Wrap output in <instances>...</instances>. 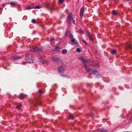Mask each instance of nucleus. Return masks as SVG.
Instances as JSON below:
<instances>
[{
  "label": "nucleus",
  "mask_w": 132,
  "mask_h": 132,
  "mask_svg": "<svg viewBox=\"0 0 132 132\" xmlns=\"http://www.w3.org/2000/svg\"><path fill=\"white\" fill-rule=\"evenodd\" d=\"M42 59V57H40L39 58V59L41 60V63L43 64H45L47 62H45V61H42L41 60Z\"/></svg>",
  "instance_id": "nucleus-14"
},
{
  "label": "nucleus",
  "mask_w": 132,
  "mask_h": 132,
  "mask_svg": "<svg viewBox=\"0 0 132 132\" xmlns=\"http://www.w3.org/2000/svg\"><path fill=\"white\" fill-rule=\"evenodd\" d=\"M112 14L113 16H117L118 14V13L117 10H114L112 11Z\"/></svg>",
  "instance_id": "nucleus-6"
},
{
  "label": "nucleus",
  "mask_w": 132,
  "mask_h": 132,
  "mask_svg": "<svg viewBox=\"0 0 132 132\" xmlns=\"http://www.w3.org/2000/svg\"><path fill=\"white\" fill-rule=\"evenodd\" d=\"M21 107V105H19L17 106L16 107V108L17 109H19Z\"/></svg>",
  "instance_id": "nucleus-32"
},
{
  "label": "nucleus",
  "mask_w": 132,
  "mask_h": 132,
  "mask_svg": "<svg viewBox=\"0 0 132 132\" xmlns=\"http://www.w3.org/2000/svg\"><path fill=\"white\" fill-rule=\"evenodd\" d=\"M127 1H129L130 0H126Z\"/></svg>",
  "instance_id": "nucleus-40"
},
{
  "label": "nucleus",
  "mask_w": 132,
  "mask_h": 132,
  "mask_svg": "<svg viewBox=\"0 0 132 132\" xmlns=\"http://www.w3.org/2000/svg\"><path fill=\"white\" fill-rule=\"evenodd\" d=\"M76 51L78 52H79L81 51V50L80 48H78L77 49Z\"/></svg>",
  "instance_id": "nucleus-29"
},
{
  "label": "nucleus",
  "mask_w": 132,
  "mask_h": 132,
  "mask_svg": "<svg viewBox=\"0 0 132 132\" xmlns=\"http://www.w3.org/2000/svg\"><path fill=\"white\" fill-rule=\"evenodd\" d=\"M83 42L86 44L87 43L85 41H83Z\"/></svg>",
  "instance_id": "nucleus-38"
},
{
  "label": "nucleus",
  "mask_w": 132,
  "mask_h": 132,
  "mask_svg": "<svg viewBox=\"0 0 132 132\" xmlns=\"http://www.w3.org/2000/svg\"><path fill=\"white\" fill-rule=\"evenodd\" d=\"M99 75V76H101V75Z\"/></svg>",
  "instance_id": "nucleus-39"
},
{
  "label": "nucleus",
  "mask_w": 132,
  "mask_h": 132,
  "mask_svg": "<svg viewBox=\"0 0 132 132\" xmlns=\"http://www.w3.org/2000/svg\"><path fill=\"white\" fill-rule=\"evenodd\" d=\"M25 96V95L23 94H21L19 96V97L20 99H23Z\"/></svg>",
  "instance_id": "nucleus-11"
},
{
  "label": "nucleus",
  "mask_w": 132,
  "mask_h": 132,
  "mask_svg": "<svg viewBox=\"0 0 132 132\" xmlns=\"http://www.w3.org/2000/svg\"><path fill=\"white\" fill-rule=\"evenodd\" d=\"M38 92L39 93V95H41L43 93V92L42 90H38Z\"/></svg>",
  "instance_id": "nucleus-27"
},
{
  "label": "nucleus",
  "mask_w": 132,
  "mask_h": 132,
  "mask_svg": "<svg viewBox=\"0 0 132 132\" xmlns=\"http://www.w3.org/2000/svg\"><path fill=\"white\" fill-rule=\"evenodd\" d=\"M61 76H63L65 77H67L69 78V77H68V76H67V75H62Z\"/></svg>",
  "instance_id": "nucleus-31"
},
{
  "label": "nucleus",
  "mask_w": 132,
  "mask_h": 132,
  "mask_svg": "<svg viewBox=\"0 0 132 132\" xmlns=\"http://www.w3.org/2000/svg\"><path fill=\"white\" fill-rule=\"evenodd\" d=\"M32 22L33 23H35L36 22V20L34 19H32Z\"/></svg>",
  "instance_id": "nucleus-28"
},
{
  "label": "nucleus",
  "mask_w": 132,
  "mask_h": 132,
  "mask_svg": "<svg viewBox=\"0 0 132 132\" xmlns=\"http://www.w3.org/2000/svg\"><path fill=\"white\" fill-rule=\"evenodd\" d=\"M84 67L85 69L87 71L89 72L90 71V69L89 68L87 67V66L86 64H85V66Z\"/></svg>",
  "instance_id": "nucleus-12"
},
{
  "label": "nucleus",
  "mask_w": 132,
  "mask_h": 132,
  "mask_svg": "<svg viewBox=\"0 0 132 132\" xmlns=\"http://www.w3.org/2000/svg\"><path fill=\"white\" fill-rule=\"evenodd\" d=\"M74 118V116L73 115L70 114L69 116L68 119H73Z\"/></svg>",
  "instance_id": "nucleus-18"
},
{
  "label": "nucleus",
  "mask_w": 132,
  "mask_h": 132,
  "mask_svg": "<svg viewBox=\"0 0 132 132\" xmlns=\"http://www.w3.org/2000/svg\"><path fill=\"white\" fill-rule=\"evenodd\" d=\"M116 50H112L111 51V53L113 54H115L116 53Z\"/></svg>",
  "instance_id": "nucleus-16"
},
{
  "label": "nucleus",
  "mask_w": 132,
  "mask_h": 132,
  "mask_svg": "<svg viewBox=\"0 0 132 132\" xmlns=\"http://www.w3.org/2000/svg\"><path fill=\"white\" fill-rule=\"evenodd\" d=\"M84 7H82L80 11V15L81 17H82L83 15L84 12Z\"/></svg>",
  "instance_id": "nucleus-7"
},
{
  "label": "nucleus",
  "mask_w": 132,
  "mask_h": 132,
  "mask_svg": "<svg viewBox=\"0 0 132 132\" xmlns=\"http://www.w3.org/2000/svg\"><path fill=\"white\" fill-rule=\"evenodd\" d=\"M59 50V46H56L55 48V50L56 51H58Z\"/></svg>",
  "instance_id": "nucleus-26"
},
{
  "label": "nucleus",
  "mask_w": 132,
  "mask_h": 132,
  "mask_svg": "<svg viewBox=\"0 0 132 132\" xmlns=\"http://www.w3.org/2000/svg\"><path fill=\"white\" fill-rule=\"evenodd\" d=\"M7 4H10L12 6H14L17 4V3L16 2H11L10 3H6Z\"/></svg>",
  "instance_id": "nucleus-8"
},
{
  "label": "nucleus",
  "mask_w": 132,
  "mask_h": 132,
  "mask_svg": "<svg viewBox=\"0 0 132 132\" xmlns=\"http://www.w3.org/2000/svg\"><path fill=\"white\" fill-rule=\"evenodd\" d=\"M72 15L71 14H70L67 17V22H70L72 19Z\"/></svg>",
  "instance_id": "nucleus-5"
},
{
  "label": "nucleus",
  "mask_w": 132,
  "mask_h": 132,
  "mask_svg": "<svg viewBox=\"0 0 132 132\" xmlns=\"http://www.w3.org/2000/svg\"><path fill=\"white\" fill-rule=\"evenodd\" d=\"M6 4H6V3L5 4H3L2 5V6L3 7H4L5 5Z\"/></svg>",
  "instance_id": "nucleus-36"
},
{
  "label": "nucleus",
  "mask_w": 132,
  "mask_h": 132,
  "mask_svg": "<svg viewBox=\"0 0 132 132\" xmlns=\"http://www.w3.org/2000/svg\"><path fill=\"white\" fill-rule=\"evenodd\" d=\"M81 60L82 61V62L84 64V66H85V64H86V60H84L83 59L81 58Z\"/></svg>",
  "instance_id": "nucleus-20"
},
{
  "label": "nucleus",
  "mask_w": 132,
  "mask_h": 132,
  "mask_svg": "<svg viewBox=\"0 0 132 132\" xmlns=\"http://www.w3.org/2000/svg\"><path fill=\"white\" fill-rule=\"evenodd\" d=\"M73 36L72 35H70V37L71 38H73Z\"/></svg>",
  "instance_id": "nucleus-34"
},
{
  "label": "nucleus",
  "mask_w": 132,
  "mask_h": 132,
  "mask_svg": "<svg viewBox=\"0 0 132 132\" xmlns=\"http://www.w3.org/2000/svg\"><path fill=\"white\" fill-rule=\"evenodd\" d=\"M51 60L52 61L55 62L56 63H59L61 61L60 59L57 58L52 57L51 58Z\"/></svg>",
  "instance_id": "nucleus-4"
},
{
  "label": "nucleus",
  "mask_w": 132,
  "mask_h": 132,
  "mask_svg": "<svg viewBox=\"0 0 132 132\" xmlns=\"http://www.w3.org/2000/svg\"><path fill=\"white\" fill-rule=\"evenodd\" d=\"M62 52L63 54H65L67 52V51L65 49H63L62 50Z\"/></svg>",
  "instance_id": "nucleus-23"
},
{
  "label": "nucleus",
  "mask_w": 132,
  "mask_h": 132,
  "mask_svg": "<svg viewBox=\"0 0 132 132\" xmlns=\"http://www.w3.org/2000/svg\"><path fill=\"white\" fill-rule=\"evenodd\" d=\"M58 71L59 73L60 74H62L64 72V67L62 66H60L58 67Z\"/></svg>",
  "instance_id": "nucleus-3"
},
{
  "label": "nucleus",
  "mask_w": 132,
  "mask_h": 132,
  "mask_svg": "<svg viewBox=\"0 0 132 132\" xmlns=\"http://www.w3.org/2000/svg\"><path fill=\"white\" fill-rule=\"evenodd\" d=\"M42 48L41 47H34L30 49V51L37 53H41L42 51Z\"/></svg>",
  "instance_id": "nucleus-1"
},
{
  "label": "nucleus",
  "mask_w": 132,
  "mask_h": 132,
  "mask_svg": "<svg viewBox=\"0 0 132 132\" xmlns=\"http://www.w3.org/2000/svg\"><path fill=\"white\" fill-rule=\"evenodd\" d=\"M25 9L26 10H28L34 9V7L32 6L29 5L26 7Z\"/></svg>",
  "instance_id": "nucleus-10"
},
{
  "label": "nucleus",
  "mask_w": 132,
  "mask_h": 132,
  "mask_svg": "<svg viewBox=\"0 0 132 132\" xmlns=\"http://www.w3.org/2000/svg\"><path fill=\"white\" fill-rule=\"evenodd\" d=\"M41 7H40V6L39 5H37L35 7H34V9H39Z\"/></svg>",
  "instance_id": "nucleus-25"
},
{
  "label": "nucleus",
  "mask_w": 132,
  "mask_h": 132,
  "mask_svg": "<svg viewBox=\"0 0 132 132\" xmlns=\"http://www.w3.org/2000/svg\"><path fill=\"white\" fill-rule=\"evenodd\" d=\"M55 9L53 7H51V9H50V10H54Z\"/></svg>",
  "instance_id": "nucleus-35"
},
{
  "label": "nucleus",
  "mask_w": 132,
  "mask_h": 132,
  "mask_svg": "<svg viewBox=\"0 0 132 132\" xmlns=\"http://www.w3.org/2000/svg\"><path fill=\"white\" fill-rule=\"evenodd\" d=\"M1 9V8H0V9Z\"/></svg>",
  "instance_id": "nucleus-41"
},
{
  "label": "nucleus",
  "mask_w": 132,
  "mask_h": 132,
  "mask_svg": "<svg viewBox=\"0 0 132 132\" xmlns=\"http://www.w3.org/2000/svg\"><path fill=\"white\" fill-rule=\"evenodd\" d=\"M98 71L96 70H93L92 71L91 73L93 74L94 75L97 74L98 73Z\"/></svg>",
  "instance_id": "nucleus-13"
},
{
  "label": "nucleus",
  "mask_w": 132,
  "mask_h": 132,
  "mask_svg": "<svg viewBox=\"0 0 132 132\" xmlns=\"http://www.w3.org/2000/svg\"><path fill=\"white\" fill-rule=\"evenodd\" d=\"M89 64L91 66H95L96 65V64H94L93 62L92 61H90L89 62Z\"/></svg>",
  "instance_id": "nucleus-17"
},
{
  "label": "nucleus",
  "mask_w": 132,
  "mask_h": 132,
  "mask_svg": "<svg viewBox=\"0 0 132 132\" xmlns=\"http://www.w3.org/2000/svg\"><path fill=\"white\" fill-rule=\"evenodd\" d=\"M30 57L29 55H26V56L25 59L26 61L30 63H32L34 58L33 57Z\"/></svg>",
  "instance_id": "nucleus-2"
},
{
  "label": "nucleus",
  "mask_w": 132,
  "mask_h": 132,
  "mask_svg": "<svg viewBox=\"0 0 132 132\" xmlns=\"http://www.w3.org/2000/svg\"><path fill=\"white\" fill-rule=\"evenodd\" d=\"M72 22L74 24H75V22L74 20H73L72 21Z\"/></svg>",
  "instance_id": "nucleus-37"
},
{
  "label": "nucleus",
  "mask_w": 132,
  "mask_h": 132,
  "mask_svg": "<svg viewBox=\"0 0 132 132\" xmlns=\"http://www.w3.org/2000/svg\"><path fill=\"white\" fill-rule=\"evenodd\" d=\"M127 49L129 48V49L132 50V48L130 44H128L127 45Z\"/></svg>",
  "instance_id": "nucleus-19"
},
{
  "label": "nucleus",
  "mask_w": 132,
  "mask_h": 132,
  "mask_svg": "<svg viewBox=\"0 0 132 132\" xmlns=\"http://www.w3.org/2000/svg\"><path fill=\"white\" fill-rule=\"evenodd\" d=\"M54 39L53 38H52L50 40V42H52L54 41Z\"/></svg>",
  "instance_id": "nucleus-33"
},
{
  "label": "nucleus",
  "mask_w": 132,
  "mask_h": 132,
  "mask_svg": "<svg viewBox=\"0 0 132 132\" xmlns=\"http://www.w3.org/2000/svg\"><path fill=\"white\" fill-rule=\"evenodd\" d=\"M100 132H107L105 130L103 129H100Z\"/></svg>",
  "instance_id": "nucleus-24"
},
{
  "label": "nucleus",
  "mask_w": 132,
  "mask_h": 132,
  "mask_svg": "<svg viewBox=\"0 0 132 132\" xmlns=\"http://www.w3.org/2000/svg\"><path fill=\"white\" fill-rule=\"evenodd\" d=\"M79 33L80 34H84V33L83 30H82V29H79Z\"/></svg>",
  "instance_id": "nucleus-21"
},
{
  "label": "nucleus",
  "mask_w": 132,
  "mask_h": 132,
  "mask_svg": "<svg viewBox=\"0 0 132 132\" xmlns=\"http://www.w3.org/2000/svg\"><path fill=\"white\" fill-rule=\"evenodd\" d=\"M70 34V32L69 31H67L65 34V36H68Z\"/></svg>",
  "instance_id": "nucleus-22"
},
{
  "label": "nucleus",
  "mask_w": 132,
  "mask_h": 132,
  "mask_svg": "<svg viewBox=\"0 0 132 132\" xmlns=\"http://www.w3.org/2000/svg\"><path fill=\"white\" fill-rule=\"evenodd\" d=\"M88 36L89 37V38L92 40H93V38L92 37L91 34H90L89 33H88Z\"/></svg>",
  "instance_id": "nucleus-15"
},
{
  "label": "nucleus",
  "mask_w": 132,
  "mask_h": 132,
  "mask_svg": "<svg viewBox=\"0 0 132 132\" xmlns=\"http://www.w3.org/2000/svg\"><path fill=\"white\" fill-rule=\"evenodd\" d=\"M63 2V0H59V3L61 4Z\"/></svg>",
  "instance_id": "nucleus-30"
},
{
  "label": "nucleus",
  "mask_w": 132,
  "mask_h": 132,
  "mask_svg": "<svg viewBox=\"0 0 132 132\" xmlns=\"http://www.w3.org/2000/svg\"><path fill=\"white\" fill-rule=\"evenodd\" d=\"M71 41L72 42V45H77L78 43L77 41H75V39L74 38H72L71 40Z\"/></svg>",
  "instance_id": "nucleus-9"
}]
</instances>
